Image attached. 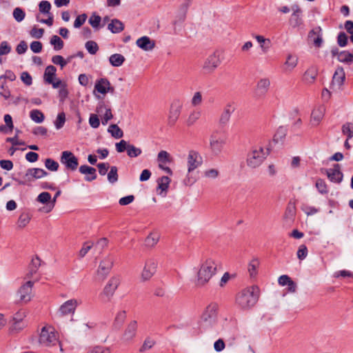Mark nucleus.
<instances>
[{"instance_id":"obj_1","label":"nucleus","mask_w":353,"mask_h":353,"mask_svg":"<svg viewBox=\"0 0 353 353\" xmlns=\"http://www.w3.org/2000/svg\"><path fill=\"white\" fill-rule=\"evenodd\" d=\"M259 297L258 287L252 285L243 289L236 295L235 303L241 310H250L255 305Z\"/></svg>"},{"instance_id":"obj_2","label":"nucleus","mask_w":353,"mask_h":353,"mask_svg":"<svg viewBox=\"0 0 353 353\" xmlns=\"http://www.w3.org/2000/svg\"><path fill=\"white\" fill-rule=\"evenodd\" d=\"M216 271V264L211 259L203 261L198 270L195 285L197 287H203L215 274Z\"/></svg>"},{"instance_id":"obj_3","label":"nucleus","mask_w":353,"mask_h":353,"mask_svg":"<svg viewBox=\"0 0 353 353\" xmlns=\"http://www.w3.org/2000/svg\"><path fill=\"white\" fill-rule=\"evenodd\" d=\"M39 342L45 347H54L59 345L60 351L63 352L62 346L58 338V333L52 326L46 325L42 327Z\"/></svg>"},{"instance_id":"obj_4","label":"nucleus","mask_w":353,"mask_h":353,"mask_svg":"<svg viewBox=\"0 0 353 353\" xmlns=\"http://www.w3.org/2000/svg\"><path fill=\"white\" fill-rule=\"evenodd\" d=\"M227 141V135L222 130L212 132L209 138L210 150L214 155H219L223 150Z\"/></svg>"},{"instance_id":"obj_5","label":"nucleus","mask_w":353,"mask_h":353,"mask_svg":"<svg viewBox=\"0 0 353 353\" xmlns=\"http://www.w3.org/2000/svg\"><path fill=\"white\" fill-rule=\"evenodd\" d=\"M270 153V148L265 149L258 147L254 148L250 152L248 153L247 157V165L251 168H256L260 166L266 157Z\"/></svg>"},{"instance_id":"obj_6","label":"nucleus","mask_w":353,"mask_h":353,"mask_svg":"<svg viewBox=\"0 0 353 353\" xmlns=\"http://www.w3.org/2000/svg\"><path fill=\"white\" fill-rule=\"evenodd\" d=\"M219 304L216 302L209 303L201 315V320L206 325H214L218 319Z\"/></svg>"},{"instance_id":"obj_7","label":"nucleus","mask_w":353,"mask_h":353,"mask_svg":"<svg viewBox=\"0 0 353 353\" xmlns=\"http://www.w3.org/2000/svg\"><path fill=\"white\" fill-rule=\"evenodd\" d=\"M221 63L219 54L217 52H214L204 60L201 66L202 72L204 74H212Z\"/></svg>"},{"instance_id":"obj_8","label":"nucleus","mask_w":353,"mask_h":353,"mask_svg":"<svg viewBox=\"0 0 353 353\" xmlns=\"http://www.w3.org/2000/svg\"><path fill=\"white\" fill-rule=\"evenodd\" d=\"M121 283V278L119 275L112 276L108 281L100 296L103 299L110 301L114 296Z\"/></svg>"},{"instance_id":"obj_9","label":"nucleus","mask_w":353,"mask_h":353,"mask_svg":"<svg viewBox=\"0 0 353 353\" xmlns=\"http://www.w3.org/2000/svg\"><path fill=\"white\" fill-rule=\"evenodd\" d=\"M158 266V261L154 258L148 259L144 264L141 274V279L143 281H149L156 273Z\"/></svg>"},{"instance_id":"obj_10","label":"nucleus","mask_w":353,"mask_h":353,"mask_svg":"<svg viewBox=\"0 0 353 353\" xmlns=\"http://www.w3.org/2000/svg\"><path fill=\"white\" fill-rule=\"evenodd\" d=\"M345 73L342 66H337L332 77L330 90L332 92H339L344 83Z\"/></svg>"},{"instance_id":"obj_11","label":"nucleus","mask_w":353,"mask_h":353,"mask_svg":"<svg viewBox=\"0 0 353 353\" xmlns=\"http://www.w3.org/2000/svg\"><path fill=\"white\" fill-rule=\"evenodd\" d=\"M114 264V261L110 256L103 259L99 263L97 270V276L99 280L103 281L110 274Z\"/></svg>"},{"instance_id":"obj_12","label":"nucleus","mask_w":353,"mask_h":353,"mask_svg":"<svg viewBox=\"0 0 353 353\" xmlns=\"http://www.w3.org/2000/svg\"><path fill=\"white\" fill-rule=\"evenodd\" d=\"M270 84L269 78L264 77L260 79L256 82L254 89V97L256 99L264 98L269 92Z\"/></svg>"},{"instance_id":"obj_13","label":"nucleus","mask_w":353,"mask_h":353,"mask_svg":"<svg viewBox=\"0 0 353 353\" xmlns=\"http://www.w3.org/2000/svg\"><path fill=\"white\" fill-rule=\"evenodd\" d=\"M33 285L34 282L28 281L20 287L17 291L20 302L27 303L31 301Z\"/></svg>"},{"instance_id":"obj_14","label":"nucleus","mask_w":353,"mask_h":353,"mask_svg":"<svg viewBox=\"0 0 353 353\" xmlns=\"http://www.w3.org/2000/svg\"><path fill=\"white\" fill-rule=\"evenodd\" d=\"M26 314V311L23 309H21L13 315L12 323L11 325L12 330L19 332L26 326L27 324L25 321Z\"/></svg>"},{"instance_id":"obj_15","label":"nucleus","mask_w":353,"mask_h":353,"mask_svg":"<svg viewBox=\"0 0 353 353\" xmlns=\"http://www.w3.org/2000/svg\"><path fill=\"white\" fill-rule=\"evenodd\" d=\"M61 162L67 169L75 170L79 165L78 159L70 151H63L61 156Z\"/></svg>"},{"instance_id":"obj_16","label":"nucleus","mask_w":353,"mask_h":353,"mask_svg":"<svg viewBox=\"0 0 353 353\" xmlns=\"http://www.w3.org/2000/svg\"><path fill=\"white\" fill-rule=\"evenodd\" d=\"M325 173L331 182L340 183L343 180V174L338 163L334 164L332 168L326 169Z\"/></svg>"},{"instance_id":"obj_17","label":"nucleus","mask_w":353,"mask_h":353,"mask_svg":"<svg viewBox=\"0 0 353 353\" xmlns=\"http://www.w3.org/2000/svg\"><path fill=\"white\" fill-rule=\"evenodd\" d=\"M137 321L134 320L130 321L126 326L124 332L121 336V339L123 342L132 341L136 336L137 331Z\"/></svg>"},{"instance_id":"obj_18","label":"nucleus","mask_w":353,"mask_h":353,"mask_svg":"<svg viewBox=\"0 0 353 353\" xmlns=\"http://www.w3.org/2000/svg\"><path fill=\"white\" fill-rule=\"evenodd\" d=\"M202 163V157L199 153L194 150H190L188 156V171L191 172L200 166Z\"/></svg>"},{"instance_id":"obj_19","label":"nucleus","mask_w":353,"mask_h":353,"mask_svg":"<svg viewBox=\"0 0 353 353\" xmlns=\"http://www.w3.org/2000/svg\"><path fill=\"white\" fill-rule=\"evenodd\" d=\"M78 305L76 299H70L63 303L59 310L58 314L59 316H65L70 314H73Z\"/></svg>"},{"instance_id":"obj_20","label":"nucleus","mask_w":353,"mask_h":353,"mask_svg":"<svg viewBox=\"0 0 353 353\" xmlns=\"http://www.w3.org/2000/svg\"><path fill=\"white\" fill-rule=\"evenodd\" d=\"M94 90L99 93L105 94L109 92H113L114 88L110 85V83L106 78H101L97 80L94 85Z\"/></svg>"},{"instance_id":"obj_21","label":"nucleus","mask_w":353,"mask_h":353,"mask_svg":"<svg viewBox=\"0 0 353 353\" xmlns=\"http://www.w3.org/2000/svg\"><path fill=\"white\" fill-rule=\"evenodd\" d=\"M48 175V172L41 168H30L26 171L25 177L27 181H32L34 179H39Z\"/></svg>"},{"instance_id":"obj_22","label":"nucleus","mask_w":353,"mask_h":353,"mask_svg":"<svg viewBox=\"0 0 353 353\" xmlns=\"http://www.w3.org/2000/svg\"><path fill=\"white\" fill-rule=\"evenodd\" d=\"M170 181V179L167 176H163L157 179V191L159 195L166 196Z\"/></svg>"},{"instance_id":"obj_23","label":"nucleus","mask_w":353,"mask_h":353,"mask_svg":"<svg viewBox=\"0 0 353 353\" xmlns=\"http://www.w3.org/2000/svg\"><path fill=\"white\" fill-rule=\"evenodd\" d=\"M136 43L139 48L145 51L152 50L155 46L154 41L150 39V38L147 36H143L138 39Z\"/></svg>"},{"instance_id":"obj_24","label":"nucleus","mask_w":353,"mask_h":353,"mask_svg":"<svg viewBox=\"0 0 353 353\" xmlns=\"http://www.w3.org/2000/svg\"><path fill=\"white\" fill-rule=\"evenodd\" d=\"M79 172L81 174H86L85 180L92 181L97 179L96 169L87 165H83L79 167Z\"/></svg>"},{"instance_id":"obj_25","label":"nucleus","mask_w":353,"mask_h":353,"mask_svg":"<svg viewBox=\"0 0 353 353\" xmlns=\"http://www.w3.org/2000/svg\"><path fill=\"white\" fill-rule=\"evenodd\" d=\"M297 63L298 57L296 55L288 54L283 65V71L285 72H292L296 68Z\"/></svg>"},{"instance_id":"obj_26","label":"nucleus","mask_w":353,"mask_h":353,"mask_svg":"<svg viewBox=\"0 0 353 353\" xmlns=\"http://www.w3.org/2000/svg\"><path fill=\"white\" fill-rule=\"evenodd\" d=\"M108 29L114 34L119 33L124 29V24L119 19H114L108 26Z\"/></svg>"},{"instance_id":"obj_27","label":"nucleus","mask_w":353,"mask_h":353,"mask_svg":"<svg viewBox=\"0 0 353 353\" xmlns=\"http://www.w3.org/2000/svg\"><path fill=\"white\" fill-rule=\"evenodd\" d=\"M337 59L339 62L347 65H351L353 63V50L352 52H349L347 50L341 51Z\"/></svg>"},{"instance_id":"obj_28","label":"nucleus","mask_w":353,"mask_h":353,"mask_svg":"<svg viewBox=\"0 0 353 353\" xmlns=\"http://www.w3.org/2000/svg\"><path fill=\"white\" fill-rule=\"evenodd\" d=\"M321 27H316L312 30L309 33V37H312L313 35H316V38L314 39L313 42L314 45L320 48L323 43L322 34H321Z\"/></svg>"},{"instance_id":"obj_29","label":"nucleus","mask_w":353,"mask_h":353,"mask_svg":"<svg viewBox=\"0 0 353 353\" xmlns=\"http://www.w3.org/2000/svg\"><path fill=\"white\" fill-rule=\"evenodd\" d=\"M254 38L260 43L262 52L264 53L267 52L271 46V41L261 35H255Z\"/></svg>"},{"instance_id":"obj_30","label":"nucleus","mask_w":353,"mask_h":353,"mask_svg":"<svg viewBox=\"0 0 353 353\" xmlns=\"http://www.w3.org/2000/svg\"><path fill=\"white\" fill-rule=\"evenodd\" d=\"M57 69L53 65L46 67L44 72V79L48 83H53V80L56 75Z\"/></svg>"},{"instance_id":"obj_31","label":"nucleus","mask_w":353,"mask_h":353,"mask_svg":"<svg viewBox=\"0 0 353 353\" xmlns=\"http://www.w3.org/2000/svg\"><path fill=\"white\" fill-rule=\"evenodd\" d=\"M294 12L292 14V17L290 20V24L293 27H297L302 23V20L300 17L301 10L298 7H296V9H293Z\"/></svg>"},{"instance_id":"obj_32","label":"nucleus","mask_w":353,"mask_h":353,"mask_svg":"<svg viewBox=\"0 0 353 353\" xmlns=\"http://www.w3.org/2000/svg\"><path fill=\"white\" fill-rule=\"evenodd\" d=\"M125 57L121 54H113L109 58L110 63L114 67L121 66L125 61Z\"/></svg>"},{"instance_id":"obj_33","label":"nucleus","mask_w":353,"mask_h":353,"mask_svg":"<svg viewBox=\"0 0 353 353\" xmlns=\"http://www.w3.org/2000/svg\"><path fill=\"white\" fill-rule=\"evenodd\" d=\"M317 74V68L314 66H312L305 71L304 78L307 82L312 83L316 79Z\"/></svg>"},{"instance_id":"obj_34","label":"nucleus","mask_w":353,"mask_h":353,"mask_svg":"<svg viewBox=\"0 0 353 353\" xmlns=\"http://www.w3.org/2000/svg\"><path fill=\"white\" fill-rule=\"evenodd\" d=\"M159 240L157 233H150L145 239V245L148 248L154 247Z\"/></svg>"},{"instance_id":"obj_35","label":"nucleus","mask_w":353,"mask_h":353,"mask_svg":"<svg viewBox=\"0 0 353 353\" xmlns=\"http://www.w3.org/2000/svg\"><path fill=\"white\" fill-rule=\"evenodd\" d=\"M108 132L115 139H120L123 136V131L117 124H111L108 129Z\"/></svg>"},{"instance_id":"obj_36","label":"nucleus","mask_w":353,"mask_h":353,"mask_svg":"<svg viewBox=\"0 0 353 353\" xmlns=\"http://www.w3.org/2000/svg\"><path fill=\"white\" fill-rule=\"evenodd\" d=\"M287 134V130L283 127H279L274 135L273 141L276 143L284 140Z\"/></svg>"},{"instance_id":"obj_37","label":"nucleus","mask_w":353,"mask_h":353,"mask_svg":"<svg viewBox=\"0 0 353 353\" xmlns=\"http://www.w3.org/2000/svg\"><path fill=\"white\" fill-rule=\"evenodd\" d=\"M323 117V112H312L310 116L311 125L314 126L319 125Z\"/></svg>"},{"instance_id":"obj_38","label":"nucleus","mask_w":353,"mask_h":353,"mask_svg":"<svg viewBox=\"0 0 353 353\" xmlns=\"http://www.w3.org/2000/svg\"><path fill=\"white\" fill-rule=\"evenodd\" d=\"M200 117V112H190L188 115L185 116V123L188 126H190L195 123Z\"/></svg>"},{"instance_id":"obj_39","label":"nucleus","mask_w":353,"mask_h":353,"mask_svg":"<svg viewBox=\"0 0 353 353\" xmlns=\"http://www.w3.org/2000/svg\"><path fill=\"white\" fill-rule=\"evenodd\" d=\"M126 319L125 311L122 310L119 312L115 317L114 325L116 328L119 329Z\"/></svg>"},{"instance_id":"obj_40","label":"nucleus","mask_w":353,"mask_h":353,"mask_svg":"<svg viewBox=\"0 0 353 353\" xmlns=\"http://www.w3.org/2000/svg\"><path fill=\"white\" fill-rule=\"evenodd\" d=\"M315 186L320 194H326L328 193L327 184L323 179H317Z\"/></svg>"},{"instance_id":"obj_41","label":"nucleus","mask_w":353,"mask_h":353,"mask_svg":"<svg viewBox=\"0 0 353 353\" xmlns=\"http://www.w3.org/2000/svg\"><path fill=\"white\" fill-rule=\"evenodd\" d=\"M50 43L54 46L55 50H60L63 48L64 45L63 41L57 35H53L50 39Z\"/></svg>"},{"instance_id":"obj_42","label":"nucleus","mask_w":353,"mask_h":353,"mask_svg":"<svg viewBox=\"0 0 353 353\" xmlns=\"http://www.w3.org/2000/svg\"><path fill=\"white\" fill-rule=\"evenodd\" d=\"M118 169L116 166H111L108 173V180L110 183H114L118 181Z\"/></svg>"},{"instance_id":"obj_43","label":"nucleus","mask_w":353,"mask_h":353,"mask_svg":"<svg viewBox=\"0 0 353 353\" xmlns=\"http://www.w3.org/2000/svg\"><path fill=\"white\" fill-rule=\"evenodd\" d=\"M342 132L347 137V140L353 137V123H346L342 126Z\"/></svg>"},{"instance_id":"obj_44","label":"nucleus","mask_w":353,"mask_h":353,"mask_svg":"<svg viewBox=\"0 0 353 353\" xmlns=\"http://www.w3.org/2000/svg\"><path fill=\"white\" fill-rule=\"evenodd\" d=\"M142 153V150L139 148L135 147L134 145L130 144L127 150V154L130 158L139 157Z\"/></svg>"},{"instance_id":"obj_45","label":"nucleus","mask_w":353,"mask_h":353,"mask_svg":"<svg viewBox=\"0 0 353 353\" xmlns=\"http://www.w3.org/2000/svg\"><path fill=\"white\" fill-rule=\"evenodd\" d=\"M51 4L48 1H41L39 4V12L44 14H50Z\"/></svg>"},{"instance_id":"obj_46","label":"nucleus","mask_w":353,"mask_h":353,"mask_svg":"<svg viewBox=\"0 0 353 353\" xmlns=\"http://www.w3.org/2000/svg\"><path fill=\"white\" fill-rule=\"evenodd\" d=\"M65 122V115L64 114V112H61L58 114L57 119L54 122L55 128L57 130L61 129L64 125Z\"/></svg>"},{"instance_id":"obj_47","label":"nucleus","mask_w":353,"mask_h":353,"mask_svg":"<svg viewBox=\"0 0 353 353\" xmlns=\"http://www.w3.org/2000/svg\"><path fill=\"white\" fill-rule=\"evenodd\" d=\"M259 265V261L257 259H252L248 265V272L251 276H254L257 273V268Z\"/></svg>"},{"instance_id":"obj_48","label":"nucleus","mask_w":353,"mask_h":353,"mask_svg":"<svg viewBox=\"0 0 353 353\" xmlns=\"http://www.w3.org/2000/svg\"><path fill=\"white\" fill-rule=\"evenodd\" d=\"M155 345V341L150 337L145 339L143 345L139 349L140 352H145L150 350Z\"/></svg>"},{"instance_id":"obj_49","label":"nucleus","mask_w":353,"mask_h":353,"mask_svg":"<svg viewBox=\"0 0 353 353\" xmlns=\"http://www.w3.org/2000/svg\"><path fill=\"white\" fill-rule=\"evenodd\" d=\"M50 199H51V195L48 192H43L40 193L38 195L37 199V201H39L41 203H43V204H46L47 205L46 207L50 203Z\"/></svg>"},{"instance_id":"obj_50","label":"nucleus","mask_w":353,"mask_h":353,"mask_svg":"<svg viewBox=\"0 0 353 353\" xmlns=\"http://www.w3.org/2000/svg\"><path fill=\"white\" fill-rule=\"evenodd\" d=\"M85 47L91 54H95L99 50V46L95 41H88L85 43Z\"/></svg>"},{"instance_id":"obj_51","label":"nucleus","mask_w":353,"mask_h":353,"mask_svg":"<svg viewBox=\"0 0 353 353\" xmlns=\"http://www.w3.org/2000/svg\"><path fill=\"white\" fill-rule=\"evenodd\" d=\"M45 166L48 170L55 172L58 170L59 165L52 159H46L45 161Z\"/></svg>"},{"instance_id":"obj_52","label":"nucleus","mask_w":353,"mask_h":353,"mask_svg":"<svg viewBox=\"0 0 353 353\" xmlns=\"http://www.w3.org/2000/svg\"><path fill=\"white\" fill-rule=\"evenodd\" d=\"M30 117L35 123H42L45 119L43 112H30Z\"/></svg>"},{"instance_id":"obj_53","label":"nucleus","mask_w":353,"mask_h":353,"mask_svg":"<svg viewBox=\"0 0 353 353\" xmlns=\"http://www.w3.org/2000/svg\"><path fill=\"white\" fill-rule=\"evenodd\" d=\"M26 14L20 8H16L13 10V17L17 22L22 21L25 18Z\"/></svg>"},{"instance_id":"obj_54","label":"nucleus","mask_w":353,"mask_h":353,"mask_svg":"<svg viewBox=\"0 0 353 353\" xmlns=\"http://www.w3.org/2000/svg\"><path fill=\"white\" fill-rule=\"evenodd\" d=\"M348 43V37L344 32H340L337 37V43L340 47H345Z\"/></svg>"},{"instance_id":"obj_55","label":"nucleus","mask_w":353,"mask_h":353,"mask_svg":"<svg viewBox=\"0 0 353 353\" xmlns=\"http://www.w3.org/2000/svg\"><path fill=\"white\" fill-rule=\"evenodd\" d=\"M94 243L90 241L85 242L81 248V249L79 251V256L81 258L84 257L86 254L91 250L92 248Z\"/></svg>"},{"instance_id":"obj_56","label":"nucleus","mask_w":353,"mask_h":353,"mask_svg":"<svg viewBox=\"0 0 353 353\" xmlns=\"http://www.w3.org/2000/svg\"><path fill=\"white\" fill-rule=\"evenodd\" d=\"M30 217L28 214H21L18 219V225L19 228H24L30 222Z\"/></svg>"},{"instance_id":"obj_57","label":"nucleus","mask_w":353,"mask_h":353,"mask_svg":"<svg viewBox=\"0 0 353 353\" xmlns=\"http://www.w3.org/2000/svg\"><path fill=\"white\" fill-rule=\"evenodd\" d=\"M101 21V18L100 16L93 14L89 19V23L92 26V28L95 29H98L100 22Z\"/></svg>"},{"instance_id":"obj_58","label":"nucleus","mask_w":353,"mask_h":353,"mask_svg":"<svg viewBox=\"0 0 353 353\" xmlns=\"http://www.w3.org/2000/svg\"><path fill=\"white\" fill-rule=\"evenodd\" d=\"M203 175L206 178L211 179H215L219 176V171L217 169H214V168L206 170L203 172Z\"/></svg>"},{"instance_id":"obj_59","label":"nucleus","mask_w":353,"mask_h":353,"mask_svg":"<svg viewBox=\"0 0 353 353\" xmlns=\"http://www.w3.org/2000/svg\"><path fill=\"white\" fill-rule=\"evenodd\" d=\"M202 100L203 99L201 92H196L191 99V104L193 107H196L201 103Z\"/></svg>"},{"instance_id":"obj_60","label":"nucleus","mask_w":353,"mask_h":353,"mask_svg":"<svg viewBox=\"0 0 353 353\" xmlns=\"http://www.w3.org/2000/svg\"><path fill=\"white\" fill-rule=\"evenodd\" d=\"M130 143H128L126 141L122 139L119 143H117L115 145L116 150L118 152H123L124 151L128 150V146Z\"/></svg>"},{"instance_id":"obj_61","label":"nucleus","mask_w":353,"mask_h":353,"mask_svg":"<svg viewBox=\"0 0 353 353\" xmlns=\"http://www.w3.org/2000/svg\"><path fill=\"white\" fill-rule=\"evenodd\" d=\"M169 157L170 154L168 152L161 150L158 154L157 161L159 162V163H165L170 161Z\"/></svg>"},{"instance_id":"obj_62","label":"nucleus","mask_w":353,"mask_h":353,"mask_svg":"<svg viewBox=\"0 0 353 353\" xmlns=\"http://www.w3.org/2000/svg\"><path fill=\"white\" fill-rule=\"evenodd\" d=\"M297 257L299 260H303L307 255V248L305 245L302 244L299 247L297 251Z\"/></svg>"},{"instance_id":"obj_63","label":"nucleus","mask_w":353,"mask_h":353,"mask_svg":"<svg viewBox=\"0 0 353 353\" xmlns=\"http://www.w3.org/2000/svg\"><path fill=\"white\" fill-rule=\"evenodd\" d=\"M44 33V29L38 28L36 26L33 27L30 31V35L33 38L40 39L43 37Z\"/></svg>"},{"instance_id":"obj_64","label":"nucleus","mask_w":353,"mask_h":353,"mask_svg":"<svg viewBox=\"0 0 353 353\" xmlns=\"http://www.w3.org/2000/svg\"><path fill=\"white\" fill-rule=\"evenodd\" d=\"M88 353H110V349L102 346H95L90 350Z\"/></svg>"}]
</instances>
